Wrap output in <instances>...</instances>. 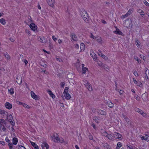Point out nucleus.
Instances as JSON below:
<instances>
[{"label":"nucleus","mask_w":149,"mask_h":149,"mask_svg":"<svg viewBox=\"0 0 149 149\" xmlns=\"http://www.w3.org/2000/svg\"><path fill=\"white\" fill-rule=\"evenodd\" d=\"M6 122L3 119H1L0 120V130L2 129L3 131H5L6 130V128H5V126L6 125Z\"/></svg>","instance_id":"nucleus-1"},{"label":"nucleus","mask_w":149,"mask_h":149,"mask_svg":"<svg viewBox=\"0 0 149 149\" xmlns=\"http://www.w3.org/2000/svg\"><path fill=\"white\" fill-rule=\"evenodd\" d=\"M81 15L84 21L86 22H87L88 20L89 17L87 12L84 10L82 12Z\"/></svg>","instance_id":"nucleus-2"},{"label":"nucleus","mask_w":149,"mask_h":149,"mask_svg":"<svg viewBox=\"0 0 149 149\" xmlns=\"http://www.w3.org/2000/svg\"><path fill=\"white\" fill-rule=\"evenodd\" d=\"M12 140L13 143H9L8 144V146L10 149H13V144L16 145L18 142V140L17 138H13Z\"/></svg>","instance_id":"nucleus-3"},{"label":"nucleus","mask_w":149,"mask_h":149,"mask_svg":"<svg viewBox=\"0 0 149 149\" xmlns=\"http://www.w3.org/2000/svg\"><path fill=\"white\" fill-rule=\"evenodd\" d=\"M69 88L68 87H65L64 89L63 92V94L65 99L67 100H69L71 98L70 95L68 93V89Z\"/></svg>","instance_id":"nucleus-4"},{"label":"nucleus","mask_w":149,"mask_h":149,"mask_svg":"<svg viewBox=\"0 0 149 149\" xmlns=\"http://www.w3.org/2000/svg\"><path fill=\"white\" fill-rule=\"evenodd\" d=\"M52 139L53 141L57 143L58 142H61L60 139L58 137V134L57 133L53 135V136L52 137Z\"/></svg>","instance_id":"nucleus-5"},{"label":"nucleus","mask_w":149,"mask_h":149,"mask_svg":"<svg viewBox=\"0 0 149 149\" xmlns=\"http://www.w3.org/2000/svg\"><path fill=\"white\" fill-rule=\"evenodd\" d=\"M47 3L51 7H53L54 6V0H46Z\"/></svg>","instance_id":"nucleus-6"},{"label":"nucleus","mask_w":149,"mask_h":149,"mask_svg":"<svg viewBox=\"0 0 149 149\" xmlns=\"http://www.w3.org/2000/svg\"><path fill=\"white\" fill-rule=\"evenodd\" d=\"M31 29L33 31L36 30L37 29V26L34 23H31L29 25Z\"/></svg>","instance_id":"nucleus-7"},{"label":"nucleus","mask_w":149,"mask_h":149,"mask_svg":"<svg viewBox=\"0 0 149 149\" xmlns=\"http://www.w3.org/2000/svg\"><path fill=\"white\" fill-rule=\"evenodd\" d=\"M135 110L136 111L138 112L141 114L143 116H146V114L144 113L143 111L141 110L138 108H135Z\"/></svg>","instance_id":"nucleus-8"},{"label":"nucleus","mask_w":149,"mask_h":149,"mask_svg":"<svg viewBox=\"0 0 149 149\" xmlns=\"http://www.w3.org/2000/svg\"><path fill=\"white\" fill-rule=\"evenodd\" d=\"M113 135L114 137L116 139H121V135L120 134L118 133L117 132H115L114 134H113Z\"/></svg>","instance_id":"nucleus-9"},{"label":"nucleus","mask_w":149,"mask_h":149,"mask_svg":"<svg viewBox=\"0 0 149 149\" xmlns=\"http://www.w3.org/2000/svg\"><path fill=\"white\" fill-rule=\"evenodd\" d=\"M97 113L99 115H101L104 116L106 115L107 113L106 111L100 109L98 110Z\"/></svg>","instance_id":"nucleus-10"},{"label":"nucleus","mask_w":149,"mask_h":149,"mask_svg":"<svg viewBox=\"0 0 149 149\" xmlns=\"http://www.w3.org/2000/svg\"><path fill=\"white\" fill-rule=\"evenodd\" d=\"M41 146L43 149H44L45 148H46V149H48L49 146L47 143L44 142L42 143L41 145Z\"/></svg>","instance_id":"nucleus-11"},{"label":"nucleus","mask_w":149,"mask_h":149,"mask_svg":"<svg viewBox=\"0 0 149 149\" xmlns=\"http://www.w3.org/2000/svg\"><path fill=\"white\" fill-rule=\"evenodd\" d=\"M123 118L125 120V121L126 122L128 123L129 125H130L131 124V121L125 115H123Z\"/></svg>","instance_id":"nucleus-12"},{"label":"nucleus","mask_w":149,"mask_h":149,"mask_svg":"<svg viewBox=\"0 0 149 149\" xmlns=\"http://www.w3.org/2000/svg\"><path fill=\"white\" fill-rule=\"evenodd\" d=\"M71 37L72 39L74 41H76L77 40V36L74 33H72L71 34Z\"/></svg>","instance_id":"nucleus-13"},{"label":"nucleus","mask_w":149,"mask_h":149,"mask_svg":"<svg viewBox=\"0 0 149 149\" xmlns=\"http://www.w3.org/2000/svg\"><path fill=\"white\" fill-rule=\"evenodd\" d=\"M38 39L39 41H40L43 43H45L47 41L45 38L43 37H39Z\"/></svg>","instance_id":"nucleus-14"},{"label":"nucleus","mask_w":149,"mask_h":149,"mask_svg":"<svg viewBox=\"0 0 149 149\" xmlns=\"http://www.w3.org/2000/svg\"><path fill=\"white\" fill-rule=\"evenodd\" d=\"M113 32L116 34L123 35V33L118 28H116L115 31H114Z\"/></svg>","instance_id":"nucleus-15"},{"label":"nucleus","mask_w":149,"mask_h":149,"mask_svg":"<svg viewBox=\"0 0 149 149\" xmlns=\"http://www.w3.org/2000/svg\"><path fill=\"white\" fill-rule=\"evenodd\" d=\"M142 140H144L147 141H149V135L146 134L145 136H142L141 137Z\"/></svg>","instance_id":"nucleus-16"},{"label":"nucleus","mask_w":149,"mask_h":149,"mask_svg":"<svg viewBox=\"0 0 149 149\" xmlns=\"http://www.w3.org/2000/svg\"><path fill=\"white\" fill-rule=\"evenodd\" d=\"M5 106L6 108L9 109H11L12 107V104L8 102H6V103Z\"/></svg>","instance_id":"nucleus-17"},{"label":"nucleus","mask_w":149,"mask_h":149,"mask_svg":"<svg viewBox=\"0 0 149 149\" xmlns=\"http://www.w3.org/2000/svg\"><path fill=\"white\" fill-rule=\"evenodd\" d=\"M22 78L20 77H18L16 79V81L17 84H20L22 83Z\"/></svg>","instance_id":"nucleus-18"},{"label":"nucleus","mask_w":149,"mask_h":149,"mask_svg":"<svg viewBox=\"0 0 149 149\" xmlns=\"http://www.w3.org/2000/svg\"><path fill=\"white\" fill-rule=\"evenodd\" d=\"M137 11L138 13L140 14V15L142 17H144V16L145 15L144 12L141 9H139L137 10Z\"/></svg>","instance_id":"nucleus-19"},{"label":"nucleus","mask_w":149,"mask_h":149,"mask_svg":"<svg viewBox=\"0 0 149 149\" xmlns=\"http://www.w3.org/2000/svg\"><path fill=\"white\" fill-rule=\"evenodd\" d=\"M31 96L33 98L35 99H38V96L35 94V93L33 92L32 91H31Z\"/></svg>","instance_id":"nucleus-20"},{"label":"nucleus","mask_w":149,"mask_h":149,"mask_svg":"<svg viewBox=\"0 0 149 149\" xmlns=\"http://www.w3.org/2000/svg\"><path fill=\"white\" fill-rule=\"evenodd\" d=\"M47 92L49 94L50 96L52 97L53 99L55 97V96L54 95L52 91L49 90H47Z\"/></svg>","instance_id":"nucleus-21"},{"label":"nucleus","mask_w":149,"mask_h":149,"mask_svg":"<svg viewBox=\"0 0 149 149\" xmlns=\"http://www.w3.org/2000/svg\"><path fill=\"white\" fill-rule=\"evenodd\" d=\"M86 87L89 91H91L92 90L91 86L90 83H87L86 85Z\"/></svg>","instance_id":"nucleus-22"},{"label":"nucleus","mask_w":149,"mask_h":149,"mask_svg":"<svg viewBox=\"0 0 149 149\" xmlns=\"http://www.w3.org/2000/svg\"><path fill=\"white\" fill-rule=\"evenodd\" d=\"M31 143L32 146L35 149H38L39 148L38 146L35 143L30 141Z\"/></svg>","instance_id":"nucleus-23"},{"label":"nucleus","mask_w":149,"mask_h":149,"mask_svg":"<svg viewBox=\"0 0 149 149\" xmlns=\"http://www.w3.org/2000/svg\"><path fill=\"white\" fill-rule=\"evenodd\" d=\"M145 73L146 75L145 78L148 79V77H149V70L148 69H146L145 70Z\"/></svg>","instance_id":"nucleus-24"},{"label":"nucleus","mask_w":149,"mask_h":149,"mask_svg":"<svg viewBox=\"0 0 149 149\" xmlns=\"http://www.w3.org/2000/svg\"><path fill=\"white\" fill-rule=\"evenodd\" d=\"M21 104L24 107L27 108L28 109H29L31 108V107L30 106H29V105L24 103H22Z\"/></svg>","instance_id":"nucleus-25"},{"label":"nucleus","mask_w":149,"mask_h":149,"mask_svg":"<svg viewBox=\"0 0 149 149\" xmlns=\"http://www.w3.org/2000/svg\"><path fill=\"white\" fill-rule=\"evenodd\" d=\"M0 22L3 25H5L6 21L3 18H1L0 19Z\"/></svg>","instance_id":"nucleus-26"},{"label":"nucleus","mask_w":149,"mask_h":149,"mask_svg":"<svg viewBox=\"0 0 149 149\" xmlns=\"http://www.w3.org/2000/svg\"><path fill=\"white\" fill-rule=\"evenodd\" d=\"M80 48L81 51H84L85 48V46L84 43H82L81 44Z\"/></svg>","instance_id":"nucleus-27"},{"label":"nucleus","mask_w":149,"mask_h":149,"mask_svg":"<svg viewBox=\"0 0 149 149\" xmlns=\"http://www.w3.org/2000/svg\"><path fill=\"white\" fill-rule=\"evenodd\" d=\"M8 91L9 92L11 95H12L14 93V88H11L9 90H8Z\"/></svg>","instance_id":"nucleus-28"},{"label":"nucleus","mask_w":149,"mask_h":149,"mask_svg":"<svg viewBox=\"0 0 149 149\" xmlns=\"http://www.w3.org/2000/svg\"><path fill=\"white\" fill-rule=\"evenodd\" d=\"M88 70V69L86 68H83L82 70V73L83 74H85L86 72V71Z\"/></svg>","instance_id":"nucleus-29"},{"label":"nucleus","mask_w":149,"mask_h":149,"mask_svg":"<svg viewBox=\"0 0 149 149\" xmlns=\"http://www.w3.org/2000/svg\"><path fill=\"white\" fill-rule=\"evenodd\" d=\"M4 55L5 57L7 59H9L10 58V56L6 52L4 54Z\"/></svg>","instance_id":"nucleus-30"},{"label":"nucleus","mask_w":149,"mask_h":149,"mask_svg":"<svg viewBox=\"0 0 149 149\" xmlns=\"http://www.w3.org/2000/svg\"><path fill=\"white\" fill-rule=\"evenodd\" d=\"M6 112L5 111L2 110H0V114L2 115L3 116L4 115H6Z\"/></svg>","instance_id":"nucleus-31"},{"label":"nucleus","mask_w":149,"mask_h":149,"mask_svg":"<svg viewBox=\"0 0 149 149\" xmlns=\"http://www.w3.org/2000/svg\"><path fill=\"white\" fill-rule=\"evenodd\" d=\"M9 121L10 122L11 124L13 126H14L15 125V123L13 120H12L11 119H9Z\"/></svg>","instance_id":"nucleus-32"},{"label":"nucleus","mask_w":149,"mask_h":149,"mask_svg":"<svg viewBox=\"0 0 149 149\" xmlns=\"http://www.w3.org/2000/svg\"><path fill=\"white\" fill-rule=\"evenodd\" d=\"M114 104L113 103L110 102L108 104V106L110 108H112L114 107Z\"/></svg>","instance_id":"nucleus-33"},{"label":"nucleus","mask_w":149,"mask_h":149,"mask_svg":"<svg viewBox=\"0 0 149 149\" xmlns=\"http://www.w3.org/2000/svg\"><path fill=\"white\" fill-rule=\"evenodd\" d=\"M106 137H107L110 140H112L113 139V137L110 134H108L107 135V136Z\"/></svg>","instance_id":"nucleus-34"},{"label":"nucleus","mask_w":149,"mask_h":149,"mask_svg":"<svg viewBox=\"0 0 149 149\" xmlns=\"http://www.w3.org/2000/svg\"><path fill=\"white\" fill-rule=\"evenodd\" d=\"M93 120L96 123H98L99 121L98 120V118L97 117H95L93 118Z\"/></svg>","instance_id":"nucleus-35"},{"label":"nucleus","mask_w":149,"mask_h":149,"mask_svg":"<svg viewBox=\"0 0 149 149\" xmlns=\"http://www.w3.org/2000/svg\"><path fill=\"white\" fill-rule=\"evenodd\" d=\"M103 146L104 147L108 149L109 148V145L107 143L104 144Z\"/></svg>","instance_id":"nucleus-36"},{"label":"nucleus","mask_w":149,"mask_h":149,"mask_svg":"<svg viewBox=\"0 0 149 149\" xmlns=\"http://www.w3.org/2000/svg\"><path fill=\"white\" fill-rule=\"evenodd\" d=\"M17 147H18L19 149H26L24 147L22 146L18 145Z\"/></svg>","instance_id":"nucleus-37"},{"label":"nucleus","mask_w":149,"mask_h":149,"mask_svg":"<svg viewBox=\"0 0 149 149\" xmlns=\"http://www.w3.org/2000/svg\"><path fill=\"white\" fill-rule=\"evenodd\" d=\"M136 84L137 86H139L140 87H142V84L140 81H138Z\"/></svg>","instance_id":"nucleus-38"},{"label":"nucleus","mask_w":149,"mask_h":149,"mask_svg":"<svg viewBox=\"0 0 149 149\" xmlns=\"http://www.w3.org/2000/svg\"><path fill=\"white\" fill-rule=\"evenodd\" d=\"M118 92L119 93L120 95H123L124 93V91H123L122 90H118Z\"/></svg>","instance_id":"nucleus-39"},{"label":"nucleus","mask_w":149,"mask_h":149,"mask_svg":"<svg viewBox=\"0 0 149 149\" xmlns=\"http://www.w3.org/2000/svg\"><path fill=\"white\" fill-rule=\"evenodd\" d=\"M98 54L99 56H101L102 55H103V54H102V52H101V50H100V49H99L98 50Z\"/></svg>","instance_id":"nucleus-40"},{"label":"nucleus","mask_w":149,"mask_h":149,"mask_svg":"<svg viewBox=\"0 0 149 149\" xmlns=\"http://www.w3.org/2000/svg\"><path fill=\"white\" fill-rule=\"evenodd\" d=\"M25 32L29 35V36L31 35V32L29 30L26 29L25 31Z\"/></svg>","instance_id":"nucleus-41"},{"label":"nucleus","mask_w":149,"mask_h":149,"mask_svg":"<svg viewBox=\"0 0 149 149\" xmlns=\"http://www.w3.org/2000/svg\"><path fill=\"white\" fill-rule=\"evenodd\" d=\"M135 59L137 61L138 63H141L140 60L137 57H135Z\"/></svg>","instance_id":"nucleus-42"},{"label":"nucleus","mask_w":149,"mask_h":149,"mask_svg":"<svg viewBox=\"0 0 149 149\" xmlns=\"http://www.w3.org/2000/svg\"><path fill=\"white\" fill-rule=\"evenodd\" d=\"M65 83L64 82H61L60 84L61 87L62 88H63L64 87V86L65 85Z\"/></svg>","instance_id":"nucleus-43"},{"label":"nucleus","mask_w":149,"mask_h":149,"mask_svg":"<svg viewBox=\"0 0 149 149\" xmlns=\"http://www.w3.org/2000/svg\"><path fill=\"white\" fill-rule=\"evenodd\" d=\"M90 37L91 38H93V39H96V37H95L94 36H93V34L92 33H91V35H90Z\"/></svg>","instance_id":"nucleus-44"},{"label":"nucleus","mask_w":149,"mask_h":149,"mask_svg":"<svg viewBox=\"0 0 149 149\" xmlns=\"http://www.w3.org/2000/svg\"><path fill=\"white\" fill-rule=\"evenodd\" d=\"M128 16V15H127L126 14L125 15H122L121 16V18L122 19H124L125 18V17H127V16Z\"/></svg>","instance_id":"nucleus-45"},{"label":"nucleus","mask_w":149,"mask_h":149,"mask_svg":"<svg viewBox=\"0 0 149 149\" xmlns=\"http://www.w3.org/2000/svg\"><path fill=\"white\" fill-rule=\"evenodd\" d=\"M102 134L103 136L105 137L107 136V135L108 134L105 131L103 132V133H102Z\"/></svg>","instance_id":"nucleus-46"},{"label":"nucleus","mask_w":149,"mask_h":149,"mask_svg":"<svg viewBox=\"0 0 149 149\" xmlns=\"http://www.w3.org/2000/svg\"><path fill=\"white\" fill-rule=\"evenodd\" d=\"M133 73L136 77H137L138 76V73L136 71H134L133 72Z\"/></svg>","instance_id":"nucleus-47"},{"label":"nucleus","mask_w":149,"mask_h":149,"mask_svg":"<svg viewBox=\"0 0 149 149\" xmlns=\"http://www.w3.org/2000/svg\"><path fill=\"white\" fill-rule=\"evenodd\" d=\"M117 146L118 147H121L122 146L121 143L120 142H118L117 144Z\"/></svg>","instance_id":"nucleus-48"},{"label":"nucleus","mask_w":149,"mask_h":149,"mask_svg":"<svg viewBox=\"0 0 149 149\" xmlns=\"http://www.w3.org/2000/svg\"><path fill=\"white\" fill-rule=\"evenodd\" d=\"M131 11H132V10H129L128 12H127V15L128 16L129 15H130L131 13H132V12H131Z\"/></svg>","instance_id":"nucleus-49"},{"label":"nucleus","mask_w":149,"mask_h":149,"mask_svg":"<svg viewBox=\"0 0 149 149\" xmlns=\"http://www.w3.org/2000/svg\"><path fill=\"white\" fill-rule=\"evenodd\" d=\"M56 60L58 61H59L60 62H61L62 61V59L60 58L59 57H58V58H56Z\"/></svg>","instance_id":"nucleus-50"},{"label":"nucleus","mask_w":149,"mask_h":149,"mask_svg":"<svg viewBox=\"0 0 149 149\" xmlns=\"http://www.w3.org/2000/svg\"><path fill=\"white\" fill-rule=\"evenodd\" d=\"M5 140H6V141L8 143H10V140L8 139V137H6V139H5Z\"/></svg>","instance_id":"nucleus-51"},{"label":"nucleus","mask_w":149,"mask_h":149,"mask_svg":"<svg viewBox=\"0 0 149 149\" xmlns=\"http://www.w3.org/2000/svg\"><path fill=\"white\" fill-rule=\"evenodd\" d=\"M140 57L141 58L143 59L144 61L146 59V57L145 56L143 55H140Z\"/></svg>","instance_id":"nucleus-52"},{"label":"nucleus","mask_w":149,"mask_h":149,"mask_svg":"<svg viewBox=\"0 0 149 149\" xmlns=\"http://www.w3.org/2000/svg\"><path fill=\"white\" fill-rule=\"evenodd\" d=\"M102 67H103L104 68H107L108 69V66L107 65H106L104 64L103 65Z\"/></svg>","instance_id":"nucleus-53"},{"label":"nucleus","mask_w":149,"mask_h":149,"mask_svg":"<svg viewBox=\"0 0 149 149\" xmlns=\"http://www.w3.org/2000/svg\"><path fill=\"white\" fill-rule=\"evenodd\" d=\"M144 4L146 6H148L149 3L146 1H145L144 2Z\"/></svg>","instance_id":"nucleus-54"},{"label":"nucleus","mask_w":149,"mask_h":149,"mask_svg":"<svg viewBox=\"0 0 149 149\" xmlns=\"http://www.w3.org/2000/svg\"><path fill=\"white\" fill-rule=\"evenodd\" d=\"M133 81L135 84H136L138 82L134 78H133Z\"/></svg>","instance_id":"nucleus-55"},{"label":"nucleus","mask_w":149,"mask_h":149,"mask_svg":"<svg viewBox=\"0 0 149 149\" xmlns=\"http://www.w3.org/2000/svg\"><path fill=\"white\" fill-rule=\"evenodd\" d=\"M52 38L53 40H54L55 41H56L57 40V38H56L54 36H52Z\"/></svg>","instance_id":"nucleus-56"},{"label":"nucleus","mask_w":149,"mask_h":149,"mask_svg":"<svg viewBox=\"0 0 149 149\" xmlns=\"http://www.w3.org/2000/svg\"><path fill=\"white\" fill-rule=\"evenodd\" d=\"M101 56L104 59H106L107 58V57L104 54L102 55Z\"/></svg>","instance_id":"nucleus-57"},{"label":"nucleus","mask_w":149,"mask_h":149,"mask_svg":"<svg viewBox=\"0 0 149 149\" xmlns=\"http://www.w3.org/2000/svg\"><path fill=\"white\" fill-rule=\"evenodd\" d=\"M127 148H129V149H133L132 147L130 145L129 146H127Z\"/></svg>","instance_id":"nucleus-58"},{"label":"nucleus","mask_w":149,"mask_h":149,"mask_svg":"<svg viewBox=\"0 0 149 149\" xmlns=\"http://www.w3.org/2000/svg\"><path fill=\"white\" fill-rule=\"evenodd\" d=\"M93 54L95 55L94 57L92 55V57L93 58V59H96V55L95 54H94L93 53Z\"/></svg>","instance_id":"nucleus-59"},{"label":"nucleus","mask_w":149,"mask_h":149,"mask_svg":"<svg viewBox=\"0 0 149 149\" xmlns=\"http://www.w3.org/2000/svg\"><path fill=\"white\" fill-rule=\"evenodd\" d=\"M89 139H90L91 140H93V137L92 135H90L89 136Z\"/></svg>","instance_id":"nucleus-60"},{"label":"nucleus","mask_w":149,"mask_h":149,"mask_svg":"<svg viewBox=\"0 0 149 149\" xmlns=\"http://www.w3.org/2000/svg\"><path fill=\"white\" fill-rule=\"evenodd\" d=\"M75 47L77 49H78L79 47V46L77 44H76L75 45Z\"/></svg>","instance_id":"nucleus-61"},{"label":"nucleus","mask_w":149,"mask_h":149,"mask_svg":"<svg viewBox=\"0 0 149 149\" xmlns=\"http://www.w3.org/2000/svg\"><path fill=\"white\" fill-rule=\"evenodd\" d=\"M92 126L94 129H95V128H96V127H95V125L93 123L92 124V125H91Z\"/></svg>","instance_id":"nucleus-62"},{"label":"nucleus","mask_w":149,"mask_h":149,"mask_svg":"<svg viewBox=\"0 0 149 149\" xmlns=\"http://www.w3.org/2000/svg\"><path fill=\"white\" fill-rule=\"evenodd\" d=\"M28 19H29V22H31L32 21V20H31V17L30 16L29 17H28Z\"/></svg>","instance_id":"nucleus-63"},{"label":"nucleus","mask_w":149,"mask_h":149,"mask_svg":"<svg viewBox=\"0 0 149 149\" xmlns=\"http://www.w3.org/2000/svg\"><path fill=\"white\" fill-rule=\"evenodd\" d=\"M24 62L25 63V65H26L28 63L27 61L25 59L24 60Z\"/></svg>","instance_id":"nucleus-64"}]
</instances>
